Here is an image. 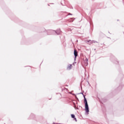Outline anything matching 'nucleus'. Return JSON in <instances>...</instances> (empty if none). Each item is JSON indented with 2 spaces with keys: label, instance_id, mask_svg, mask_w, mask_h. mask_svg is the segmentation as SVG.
I'll list each match as a JSON object with an SVG mask.
<instances>
[{
  "label": "nucleus",
  "instance_id": "obj_1",
  "mask_svg": "<svg viewBox=\"0 0 124 124\" xmlns=\"http://www.w3.org/2000/svg\"><path fill=\"white\" fill-rule=\"evenodd\" d=\"M84 102H85V112L88 115L89 114V105H88V102H87V99L86 97H84Z\"/></svg>",
  "mask_w": 124,
  "mask_h": 124
},
{
  "label": "nucleus",
  "instance_id": "obj_2",
  "mask_svg": "<svg viewBox=\"0 0 124 124\" xmlns=\"http://www.w3.org/2000/svg\"><path fill=\"white\" fill-rule=\"evenodd\" d=\"M74 54L75 58V59H76V57L78 56V52H77L76 50H75Z\"/></svg>",
  "mask_w": 124,
  "mask_h": 124
},
{
  "label": "nucleus",
  "instance_id": "obj_3",
  "mask_svg": "<svg viewBox=\"0 0 124 124\" xmlns=\"http://www.w3.org/2000/svg\"><path fill=\"white\" fill-rule=\"evenodd\" d=\"M71 117L73 119H74L76 120V122H77L76 118H75V115L74 114H71Z\"/></svg>",
  "mask_w": 124,
  "mask_h": 124
},
{
  "label": "nucleus",
  "instance_id": "obj_4",
  "mask_svg": "<svg viewBox=\"0 0 124 124\" xmlns=\"http://www.w3.org/2000/svg\"><path fill=\"white\" fill-rule=\"evenodd\" d=\"M71 66H72V65H70L68 67H67V69L69 70V69H71Z\"/></svg>",
  "mask_w": 124,
  "mask_h": 124
},
{
  "label": "nucleus",
  "instance_id": "obj_5",
  "mask_svg": "<svg viewBox=\"0 0 124 124\" xmlns=\"http://www.w3.org/2000/svg\"><path fill=\"white\" fill-rule=\"evenodd\" d=\"M87 42H90V43H93V41H91V40L88 41Z\"/></svg>",
  "mask_w": 124,
  "mask_h": 124
},
{
  "label": "nucleus",
  "instance_id": "obj_6",
  "mask_svg": "<svg viewBox=\"0 0 124 124\" xmlns=\"http://www.w3.org/2000/svg\"><path fill=\"white\" fill-rule=\"evenodd\" d=\"M85 65V66H87V65H88V62H86V63Z\"/></svg>",
  "mask_w": 124,
  "mask_h": 124
}]
</instances>
